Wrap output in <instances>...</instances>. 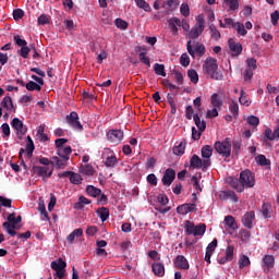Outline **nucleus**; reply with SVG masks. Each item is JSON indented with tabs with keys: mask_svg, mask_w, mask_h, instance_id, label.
Listing matches in <instances>:
<instances>
[{
	"mask_svg": "<svg viewBox=\"0 0 279 279\" xmlns=\"http://www.w3.org/2000/svg\"><path fill=\"white\" fill-rule=\"evenodd\" d=\"M229 184L238 193H243L245 189H254V184H256V178L254 177L252 171L243 170L240 173V179L230 177Z\"/></svg>",
	"mask_w": 279,
	"mask_h": 279,
	"instance_id": "obj_1",
	"label": "nucleus"
},
{
	"mask_svg": "<svg viewBox=\"0 0 279 279\" xmlns=\"http://www.w3.org/2000/svg\"><path fill=\"white\" fill-rule=\"evenodd\" d=\"M203 72L208 75L210 80H216L221 82L223 80V74L219 71V64H217V59L207 58L203 64Z\"/></svg>",
	"mask_w": 279,
	"mask_h": 279,
	"instance_id": "obj_2",
	"label": "nucleus"
},
{
	"mask_svg": "<svg viewBox=\"0 0 279 279\" xmlns=\"http://www.w3.org/2000/svg\"><path fill=\"white\" fill-rule=\"evenodd\" d=\"M21 221H23L21 216L16 217V214H10L7 217V221L2 223V228H4L7 234L10 236H16V230L21 228Z\"/></svg>",
	"mask_w": 279,
	"mask_h": 279,
	"instance_id": "obj_3",
	"label": "nucleus"
},
{
	"mask_svg": "<svg viewBox=\"0 0 279 279\" xmlns=\"http://www.w3.org/2000/svg\"><path fill=\"white\" fill-rule=\"evenodd\" d=\"M185 234L187 236H204L206 234V226L204 223H199L195 226V223L191 222V220H187L185 222Z\"/></svg>",
	"mask_w": 279,
	"mask_h": 279,
	"instance_id": "obj_4",
	"label": "nucleus"
},
{
	"mask_svg": "<svg viewBox=\"0 0 279 279\" xmlns=\"http://www.w3.org/2000/svg\"><path fill=\"white\" fill-rule=\"evenodd\" d=\"M186 49L192 58H202L206 53V46L199 41H194V47L191 45V41H187Z\"/></svg>",
	"mask_w": 279,
	"mask_h": 279,
	"instance_id": "obj_5",
	"label": "nucleus"
},
{
	"mask_svg": "<svg viewBox=\"0 0 279 279\" xmlns=\"http://www.w3.org/2000/svg\"><path fill=\"white\" fill-rule=\"evenodd\" d=\"M210 159L199 158L197 155H193L190 159L191 169H208L210 166Z\"/></svg>",
	"mask_w": 279,
	"mask_h": 279,
	"instance_id": "obj_6",
	"label": "nucleus"
},
{
	"mask_svg": "<svg viewBox=\"0 0 279 279\" xmlns=\"http://www.w3.org/2000/svg\"><path fill=\"white\" fill-rule=\"evenodd\" d=\"M204 34V17H198L195 26L189 32L187 37L195 40Z\"/></svg>",
	"mask_w": 279,
	"mask_h": 279,
	"instance_id": "obj_7",
	"label": "nucleus"
},
{
	"mask_svg": "<svg viewBox=\"0 0 279 279\" xmlns=\"http://www.w3.org/2000/svg\"><path fill=\"white\" fill-rule=\"evenodd\" d=\"M215 149L218 154L223 156L225 158H230L232 154V146L230 145V142H216L215 143Z\"/></svg>",
	"mask_w": 279,
	"mask_h": 279,
	"instance_id": "obj_8",
	"label": "nucleus"
},
{
	"mask_svg": "<svg viewBox=\"0 0 279 279\" xmlns=\"http://www.w3.org/2000/svg\"><path fill=\"white\" fill-rule=\"evenodd\" d=\"M11 126L13 128L14 131H16V136L21 141L23 140V136L27 133V126L23 124V121L19 118H14L11 122Z\"/></svg>",
	"mask_w": 279,
	"mask_h": 279,
	"instance_id": "obj_9",
	"label": "nucleus"
},
{
	"mask_svg": "<svg viewBox=\"0 0 279 279\" xmlns=\"http://www.w3.org/2000/svg\"><path fill=\"white\" fill-rule=\"evenodd\" d=\"M51 269L56 271V276L60 279L64 278V269H66V262L59 258L57 262H51Z\"/></svg>",
	"mask_w": 279,
	"mask_h": 279,
	"instance_id": "obj_10",
	"label": "nucleus"
},
{
	"mask_svg": "<svg viewBox=\"0 0 279 279\" xmlns=\"http://www.w3.org/2000/svg\"><path fill=\"white\" fill-rule=\"evenodd\" d=\"M107 138H108L109 143H112V145H119V144H121V141H123V131L110 130L107 133Z\"/></svg>",
	"mask_w": 279,
	"mask_h": 279,
	"instance_id": "obj_11",
	"label": "nucleus"
},
{
	"mask_svg": "<svg viewBox=\"0 0 279 279\" xmlns=\"http://www.w3.org/2000/svg\"><path fill=\"white\" fill-rule=\"evenodd\" d=\"M66 121L69 125L74 128V130H84V126H82V123H80V116H77V112L72 111L69 116H66Z\"/></svg>",
	"mask_w": 279,
	"mask_h": 279,
	"instance_id": "obj_12",
	"label": "nucleus"
},
{
	"mask_svg": "<svg viewBox=\"0 0 279 279\" xmlns=\"http://www.w3.org/2000/svg\"><path fill=\"white\" fill-rule=\"evenodd\" d=\"M168 27L172 34V36H178L180 28L182 27V21L180 17H171L168 20Z\"/></svg>",
	"mask_w": 279,
	"mask_h": 279,
	"instance_id": "obj_13",
	"label": "nucleus"
},
{
	"mask_svg": "<svg viewBox=\"0 0 279 279\" xmlns=\"http://www.w3.org/2000/svg\"><path fill=\"white\" fill-rule=\"evenodd\" d=\"M175 180V170L168 168L165 173L163 177L161 179V182L165 186H171V184H173V181Z\"/></svg>",
	"mask_w": 279,
	"mask_h": 279,
	"instance_id": "obj_14",
	"label": "nucleus"
},
{
	"mask_svg": "<svg viewBox=\"0 0 279 279\" xmlns=\"http://www.w3.org/2000/svg\"><path fill=\"white\" fill-rule=\"evenodd\" d=\"M51 165L56 167V169H66L69 167V159L64 157L54 156L50 159Z\"/></svg>",
	"mask_w": 279,
	"mask_h": 279,
	"instance_id": "obj_15",
	"label": "nucleus"
},
{
	"mask_svg": "<svg viewBox=\"0 0 279 279\" xmlns=\"http://www.w3.org/2000/svg\"><path fill=\"white\" fill-rule=\"evenodd\" d=\"M219 198L222 202H228V199H230L234 204L239 203V196H236V193L232 190H227V191L220 192Z\"/></svg>",
	"mask_w": 279,
	"mask_h": 279,
	"instance_id": "obj_16",
	"label": "nucleus"
},
{
	"mask_svg": "<svg viewBox=\"0 0 279 279\" xmlns=\"http://www.w3.org/2000/svg\"><path fill=\"white\" fill-rule=\"evenodd\" d=\"M173 266L175 267V269L183 270H186L190 267L189 260L186 259V257H184V255H178L173 260Z\"/></svg>",
	"mask_w": 279,
	"mask_h": 279,
	"instance_id": "obj_17",
	"label": "nucleus"
},
{
	"mask_svg": "<svg viewBox=\"0 0 279 279\" xmlns=\"http://www.w3.org/2000/svg\"><path fill=\"white\" fill-rule=\"evenodd\" d=\"M254 219H256V214H254V211H247L246 214H244V216L242 217L243 227L252 229Z\"/></svg>",
	"mask_w": 279,
	"mask_h": 279,
	"instance_id": "obj_18",
	"label": "nucleus"
},
{
	"mask_svg": "<svg viewBox=\"0 0 279 279\" xmlns=\"http://www.w3.org/2000/svg\"><path fill=\"white\" fill-rule=\"evenodd\" d=\"M34 173H37L40 178L47 179L51 178L52 171L49 172V167H43V166H34L33 167Z\"/></svg>",
	"mask_w": 279,
	"mask_h": 279,
	"instance_id": "obj_19",
	"label": "nucleus"
},
{
	"mask_svg": "<svg viewBox=\"0 0 279 279\" xmlns=\"http://www.w3.org/2000/svg\"><path fill=\"white\" fill-rule=\"evenodd\" d=\"M151 271L157 278H165V264L154 263L151 265Z\"/></svg>",
	"mask_w": 279,
	"mask_h": 279,
	"instance_id": "obj_20",
	"label": "nucleus"
},
{
	"mask_svg": "<svg viewBox=\"0 0 279 279\" xmlns=\"http://www.w3.org/2000/svg\"><path fill=\"white\" fill-rule=\"evenodd\" d=\"M276 265V257H274V255H265L262 262V267H264L265 269H267V271H269V269H274V266Z\"/></svg>",
	"mask_w": 279,
	"mask_h": 279,
	"instance_id": "obj_21",
	"label": "nucleus"
},
{
	"mask_svg": "<svg viewBox=\"0 0 279 279\" xmlns=\"http://www.w3.org/2000/svg\"><path fill=\"white\" fill-rule=\"evenodd\" d=\"M195 208H197L195 204H183L177 208V213L179 215H189V213H193Z\"/></svg>",
	"mask_w": 279,
	"mask_h": 279,
	"instance_id": "obj_22",
	"label": "nucleus"
},
{
	"mask_svg": "<svg viewBox=\"0 0 279 279\" xmlns=\"http://www.w3.org/2000/svg\"><path fill=\"white\" fill-rule=\"evenodd\" d=\"M229 48L230 51H233V53H235L236 56H239L241 51H243V46L241 45V43H236L232 38L229 39Z\"/></svg>",
	"mask_w": 279,
	"mask_h": 279,
	"instance_id": "obj_23",
	"label": "nucleus"
},
{
	"mask_svg": "<svg viewBox=\"0 0 279 279\" xmlns=\"http://www.w3.org/2000/svg\"><path fill=\"white\" fill-rule=\"evenodd\" d=\"M172 151L174 156H184V151H186V141H181L179 145L173 147Z\"/></svg>",
	"mask_w": 279,
	"mask_h": 279,
	"instance_id": "obj_24",
	"label": "nucleus"
},
{
	"mask_svg": "<svg viewBox=\"0 0 279 279\" xmlns=\"http://www.w3.org/2000/svg\"><path fill=\"white\" fill-rule=\"evenodd\" d=\"M73 151V149L71 148V146H65L63 148H59L57 150V154L60 158H66L68 160L71 159V153Z\"/></svg>",
	"mask_w": 279,
	"mask_h": 279,
	"instance_id": "obj_25",
	"label": "nucleus"
},
{
	"mask_svg": "<svg viewBox=\"0 0 279 279\" xmlns=\"http://www.w3.org/2000/svg\"><path fill=\"white\" fill-rule=\"evenodd\" d=\"M271 213H274V208L271 207V204L266 203L262 206V214L264 219H270Z\"/></svg>",
	"mask_w": 279,
	"mask_h": 279,
	"instance_id": "obj_26",
	"label": "nucleus"
},
{
	"mask_svg": "<svg viewBox=\"0 0 279 279\" xmlns=\"http://www.w3.org/2000/svg\"><path fill=\"white\" fill-rule=\"evenodd\" d=\"M34 149H36V147L34 146V141L32 140L31 136H27V142H26L27 158H32V156H34Z\"/></svg>",
	"mask_w": 279,
	"mask_h": 279,
	"instance_id": "obj_27",
	"label": "nucleus"
},
{
	"mask_svg": "<svg viewBox=\"0 0 279 279\" xmlns=\"http://www.w3.org/2000/svg\"><path fill=\"white\" fill-rule=\"evenodd\" d=\"M90 204V201L84 196L78 197V202L74 204L75 210H82L84 206H88Z\"/></svg>",
	"mask_w": 279,
	"mask_h": 279,
	"instance_id": "obj_28",
	"label": "nucleus"
},
{
	"mask_svg": "<svg viewBox=\"0 0 279 279\" xmlns=\"http://www.w3.org/2000/svg\"><path fill=\"white\" fill-rule=\"evenodd\" d=\"M201 154L204 160H210V157L213 156V146L210 145L203 146Z\"/></svg>",
	"mask_w": 279,
	"mask_h": 279,
	"instance_id": "obj_29",
	"label": "nucleus"
},
{
	"mask_svg": "<svg viewBox=\"0 0 279 279\" xmlns=\"http://www.w3.org/2000/svg\"><path fill=\"white\" fill-rule=\"evenodd\" d=\"M97 215L104 223V221H108V217H110V210L106 207H101L97 209Z\"/></svg>",
	"mask_w": 279,
	"mask_h": 279,
	"instance_id": "obj_30",
	"label": "nucleus"
},
{
	"mask_svg": "<svg viewBox=\"0 0 279 279\" xmlns=\"http://www.w3.org/2000/svg\"><path fill=\"white\" fill-rule=\"evenodd\" d=\"M239 102L241 104V106L246 107L252 105V100H250V98L247 97V93H245V90L243 89L240 92Z\"/></svg>",
	"mask_w": 279,
	"mask_h": 279,
	"instance_id": "obj_31",
	"label": "nucleus"
},
{
	"mask_svg": "<svg viewBox=\"0 0 279 279\" xmlns=\"http://www.w3.org/2000/svg\"><path fill=\"white\" fill-rule=\"evenodd\" d=\"M84 234V230L75 229L72 233L68 235V243L73 244L75 238H80Z\"/></svg>",
	"mask_w": 279,
	"mask_h": 279,
	"instance_id": "obj_32",
	"label": "nucleus"
},
{
	"mask_svg": "<svg viewBox=\"0 0 279 279\" xmlns=\"http://www.w3.org/2000/svg\"><path fill=\"white\" fill-rule=\"evenodd\" d=\"M86 193L89 195V197H99V195H101V190L93 185H87Z\"/></svg>",
	"mask_w": 279,
	"mask_h": 279,
	"instance_id": "obj_33",
	"label": "nucleus"
},
{
	"mask_svg": "<svg viewBox=\"0 0 279 279\" xmlns=\"http://www.w3.org/2000/svg\"><path fill=\"white\" fill-rule=\"evenodd\" d=\"M193 120L196 128H198L199 132H204V130H206V122L199 119L198 114H194Z\"/></svg>",
	"mask_w": 279,
	"mask_h": 279,
	"instance_id": "obj_34",
	"label": "nucleus"
},
{
	"mask_svg": "<svg viewBox=\"0 0 279 279\" xmlns=\"http://www.w3.org/2000/svg\"><path fill=\"white\" fill-rule=\"evenodd\" d=\"M219 25L222 28H231V27H236V23L231 17H226L225 22L219 20Z\"/></svg>",
	"mask_w": 279,
	"mask_h": 279,
	"instance_id": "obj_35",
	"label": "nucleus"
},
{
	"mask_svg": "<svg viewBox=\"0 0 279 279\" xmlns=\"http://www.w3.org/2000/svg\"><path fill=\"white\" fill-rule=\"evenodd\" d=\"M26 90H37L40 92L43 90V85H40L39 83H36L34 81H29L26 85H25Z\"/></svg>",
	"mask_w": 279,
	"mask_h": 279,
	"instance_id": "obj_36",
	"label": "nucleus"
},
{
	"mask_svg": "<svg viewBox=\"0 0 279 279\" xmlns=\"http://www.w3.org/2000/svg\"><path fill=\"white\" fill-rule=\"evenodd\" d=\"M225 226L231 230H236V220L232 216H227L225 218Z\"/></svg>",
	"mask_w": 279,
	"mask_h": 279,
	"instance_id": "obj_37",
	"label": "nucleus"
},
{
	"mask_svg": "<svg viewBox=\"0 0 279 279\" xmlns=\"http://www.w3.org/2000/svg\"><path fill=\"white\" fill-rule=\"evenodd\" d=\"M209 32H210V36L214 40H219V38H221V33L219 32V29H217L215 24L209 25Z\"/></svg>",
	"mask_w": 279,
	"mask_h": 279,
	"instance_id": "obj_38",
	"label": "nucleus"
},
{
	"mask_svg": "<svg viewBox=\"0 0 279 279\" xmlns=\"http://www.w3.org/2000/svg\"><path fill=\"white\" fill-rule=\"evenodd\" d=\"M257 165H260V167H269L271 165V161L265 157V155H259L255 158Z\"/></svg>",
	"mask_w": 279,
	"mask_h": 279,
	"instance_id": "obj_39",
	"label": "nucleus"
},
{
	"mask_svg": "<svg viewBox=\"0 0 279 279\" xmlns=\"http://www.w3.org/2000/svg\"><path fill=\"white\" fill-rule=\"evenodd\" d=\"M137 8H141V10H144L145 12H151V7L147 1L145 0H134Z\"/></svg>",
	"mask_w": 279,
	"mask_h": 279,
	"instance_id": "obj_40",
	"label": "nucleus"
},
{
	"mask_svg": "<svg viewBox=\"0 0 279 279\" xmlns=\"http://www.w3.org/2000/svg\"><path fill=\"white\" fill-rule=\"evenodd\" d=\"M154 71L156 75H160L161 77H167V72H165V65L160 63H156L154 65Z\"/></svg>",
	"mask_w": 279,
	"mask_h": 279,
	"instance_id": "obj_41",
	"label": "nucleus"
},
{
	"mask_svg": "<svg viewBox=\"0 0 279 279\" xmlns=\"http://www.w3.org/2000/svg\"><path fill=\"white\" fill-rule=\"evenodd\" d=\"M180 5L179 0H167L162 3V8H166L167 10H173V8H178Z\"/></svg>",
	"mask_w": 279,
	"mask_h": 279,
	"instance_id": "obj_42",
	"label": "nucleus"
},
{
	"mask_svg": "<svg viewBox=\"0 0 279 279\" xmlns=\"http://www.w3.org/2000/svg\"><path fill=\"white\" fill-rule=\"evenodd\" d=\"M2 106H3V108H7V110H15L14 104H12V98L10 96H5L2 99Z\"/></svg>",
	"mask_w": 279,
	"mask_h": 279,
	"instance_id": "obj_43",
	"label": "nucleus"
},
{
	"mask_svg": "<svg viewBox=\"0 0 279 279\" xmlns=\"http://www.w3.org/2000/svg\"><path fill=\"white\" fill-rule=\"evenodd\" d=\"M187 77H190L192 84H197V82H199V74H197V71L195 70H189Z\"/></svg>",
	"mask_w": 279,
	"mask_h": 279,
	"instance_id": "obj_44",
	"label": "nucleus"
},
{
	"mask_svg": "<svg viewBox=\"0 0 279 279\" xmlns=\"http://www.w3.org/2000/svg\"><path fill=\"white\" fill-rule=\"evenodd\" d=\"M250 257L247 255H242L239 259V266H240V269H243L245 267H250Z\"/></svg>",
	"mask_w": 279,
	"mask_h": 279,
	"instance_id": "obj_45",
	"label": "nucleus"
},
{
	"mask_svg": "<svg viewBox=\"0 0 279 279\" xmlns=\"http://www.w3.org/2000/svg\"><path fill=\"white\" fill-rule=\"evenodd\" d=\"M105 167H108V168L117 167V156L111 155V156L107 157V159L105 161Z\"/></svg>",
	"mask_w": 279,
	"mask_h": 279,
	"instance_id": "obj_46",
	"label": "nucleus"
},
{
	"mask_svg": "<svg viewBox=\"0 0 279 279\" xmlns=\"http://www.w3.org/2000/svg\"><path fill=\"white\" fill-rule=\"evenodd\" d=\"M81 173L83 175H95V169L92 166H82Z\"/></svg>",
	"mask_w": 279,
	"mask_h": 279,
	"instance_id": "obj_47",
	"label": "nucleus"
},
{
	"mask_svg": "<svg viewBox=\"0 0 279 279\" xmlns=\"http://www.w3.org/2000/svg\"><path fill=\"white\" fill-rule=\"evenodd\" d=\"M235 29L240 36H247V31L245 29V25H243V23L236 22Z\"/></svg>",
	"mask_w": 279,
	"mask_h": 279,
	"instance_id": "obj_48",
	"label": "nucleus"
},
{
	"mask_svg": "<svg viewBox=\"0 0 279 279\" xmlns=\"http://www.w3.org/2000/svg\"><path fill=\"white\" fill-rule=\"evenodd\" d=\"M229 110L231 114H233L234 117H239V102L232 100V102L229 106Z\"/></svg>",
	"mask_w": 279,
	"mask_h": 279,
	"instance_id": "obj_49",
	"label": "nucleus"
},
{
	"mask_svg": "<svg viewBox=\"0 0 279 279\" xmlns=\"http://www.w3.org/2000/svg\"><path fill=\"white\" fill-rule=\"evenodd\" d=\"M71 184H82V175L80 173L72 172L70 175Z\"/></svg>",
	"mask_w": 279,
	"mask_h": 279,
	"instance_id": "obj_50",
	"label": "nucleus"
},
{
	"mask_svg": "<svg viewBox=\"0 0 279 279\" xmlns=\"http://www.w3.org/2000/svg\"><path fill=\"white\" fill-rule=\"evenodd\" d=\"M140 61L143 62L146 66H151V61L149 60V57H147V52H140L138 54Z\"/></svg>",
	"mask_w": 279,
	"mask_h": 279,
	"instance_id": "obj_51",
	"label": "nucleus"
},
{
	"mask_svg": "<svg viewBox=\"0 0 279 279\" xmlns=\"http://www.w3.org/2000/svg\"><path fill=\"white\" fill-rule=\"evenodd\" d=\"M223 2L229 7V10H239V0H223Z\"/></svg>",
	"mask_w": 279,
	"mask_h": 279,
	"instance_id": "obj_52",
	"label": "nucleus"
},
{
	"mask_svg": "<svg viewBox=\"0 0 279 279\" xmlns=\"http://www.w3.org/2000/svg\"><path fill=\"white\" fill-rule=\"evenodd\" d=\"M180 12H181L182 16L187 19V16H190V14H191V8H189V5L186 3H182L180 7Z\"/></svg>",
	"mask_w": 279,
	"mask_h": 279,
	"instance_id": "obj_53",
	"label": "nucleus"
},
{
	"mask_svg": "<svg viewBox=\"0 0 279 279\" xmlns=\"http://www.w3.org/2000/svg\"><path fill=\"white\" fill-rule=\"evenodd\" d=\"M248 125H253V128L258 126V123H260V120L256 116H250L246 119Z\"/></svg>",
	"mask_w": 279,
	"mask_h": 279,
	"instance_id": "obj_54",
	"label": "nucleus"
},
{
	"mask_svg": "<svg viewBox=\"0 0 279 279\" xmlns=\"http://www.w3.org/2000/svg\"><path fill=\"white\" fill-rule=\"evenodd\" d=\"M29 51H32V47L22 46L19 53L22 56V58L27 59L29 56Z\"/></svg>",
	"mask_w": 279,
	"mask_h": 279,
	"instance_id": "obj_55",
	"label": "nucleus"
},
{
	"mask_svg": "<svg viewBox=\"0 0 279 279\" xmlns=\"http://www.w3.org/2000/svg\"><path fill=\"white\" fill-rule=\"evenodd\" d=\"M66 143H69V140H66V138H58V140H56L54 141V145L57 147V150L66 147L65 146Z\"/></svg>",
	"mask_w": 279,
	"mask_h": 279,
	"instance_id": "obj_56",
	"label": "nucleus"
},
{
	"mask_svg": "<svg viewBox=\"0 0 279 279\" xmlns=\"http://www.w3.org/2000/svg\"><path fill=\"white\" fill-rule=\"evenodd\" d=\"M1 206L4 208H12V199L0 196V208Z\"/></svg>",
	"mask_w": 279,
	"mask_h": 279,
	"instance_id": "obj_57",
	"label": "nucleus"
},
{
	"mask_svg": "<svg viewBox=\"0 0 279 279\" xmlns=\"http://www.w3.org/2000/svg\"><path fill=\"white\" fill-rule=\"evenodd\" d=\"M114 25L118 27V29H128V22L124 20L116 19Z\"/></svg>",
	"mask_w": 279,
	"mask_h": 279,
	"instance_id": "obj_58",
	"label": "nucleus"
},
{
	"mask_svg": "<svg viewBox=\"0 0 279 279\" xmlns=\"http://www.w3.org/2000/svg\"><path fill=\"white\" fill-rule=\"evenodd\" d=\"M211 105L214 106V108H221V100L219 99L218 94L211 95Z\"/></svg>",
	"mask_w": 279,
	"mask_h": 279,
	"instance_id": "obj_59",
	"label": "nucleus"
},
{
	"mask_svg": "<svg viewBox=\"0 0 279 279\" xmlns=\"http://www.w3.org/2000/svg\"><path fill=\"white\" fill-rule=\"evenodd\" d=\"M25 16V12L22 9L13 10V19L14 21H21Z\"/></svg>",
	"mask_w": 279,
	"mask_h": 279,
	"instance_id": "obj_60",
	"label": "nucleus"
},
{
	"mask_svg": "<svg viewBox=\"0 0 279 279\" xmlns=\"http://www.w3.org/2000/svg\"><path fill=\"white\" fill-rule=\"evenodd\" d=\"M13 40L17 47H27V41L25 39H22L19 35H15L13 37Z\"/></svg>",
	"mask_w": 279,
	"mask_h": 279,
	"instance_id": "obj_61",
	"label": "nucleus"
},
{
	"mask_svg": "<svg viewBox=\"0 0 279 279\" xmlns=\"http://www.w3.org/2000/svg\"><path fill=\"white\" fill-rule=\"evenodd\" d=\"M265 137L268 140V141H276V133L271 130V129H269V128H267L266 130H265Z\"/></svg>",
	"mask_w": 279,
	"mask_h": 279,
	"instance_id": "obj_62",
	"label": "nucleus"
},
{
	"mask_svg": "<svg viewBox=\"0 0 279 279\" xmlns=\"http://www.w3.org/2000/svg\"><path fill=\"white\" fill-rule=\"evenodd\" d=\"M180 64H182V66H189V64H191V59L189 58V54L183 53L180 58Z\"/></svg>",
	"mask_w": 279,
	"mask_h": 279,
	"instance_id": "obj_63",
	"label": "nucleus"
},
{
	"mask_svg": "<svg viewBox=\"0 0 279 279\" xmlns=\"http://www.w3.org/2000/svg\"><path fill=\"white\" fill-rule=\"evenodd\" d=\"M271 17V24L274 26L278 25V21H279V11H275L270 14Z\"/></svg>",
	"mask_w": 279,
	"mask_h": 279,
	"instance_id": "obj_64",
	"label": "nucleus"
}]
</instances>
